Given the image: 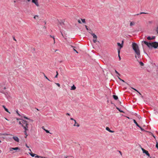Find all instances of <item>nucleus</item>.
Here are the masks:
<instances>
[{
    "instance_id": "obj_1",
    "label": "nucleus",
    "mask_w": 158,
    "mask_h": 158,
    "mask_svg": "<svg viewBox=\"0 0 158 158\" xmlns=\"http://www.w3.org/2000/svg\"><path fill=\"white\" fill-rule=\"evenodd\" d=\"M19 123L23 128L24 130V132L25 135V138H27L28 136L27 131H28L30 129L32 128V126L31 124H29L28 122L24 120H22V121H19Z\"/></svg>"
},
{
    "instance_id": "obj_2",
    "label": "nucleus",
    "mask_w": 158,
    "mask_h": 158,
    "mask_svg": "<svg viewBox=\"0 0 158 158\" xmlns=\"http://www.w3.org/2000/svg\"><path fill=\"white\" fill-rule=\"evenodd\" d=\"M132 48L135 52V57L138 61L137 58H139L140 56V51L138 45L135 43L132 44Z\"/></svg>"
},
{
    "instance_id": "obj_3",
    "label": "nucleus",
    "mask_w": 158,
    "mask_h": 158,
    "mask_svg": "<svg viewBox=\"0 0 158 158\" xmlns=\"http://www.w3.org/2000/svg\"><path fill=\"white\" fill-rule=\"evenodd\" d=\"M142 44H145L150 48L154 47V48H156L157 47H158V43L156 42L150 43H148L146 41H142Z\"/></svg>"
},
{
    "instance_id": "obj_4",
    "label": "nucleus",
    "mask_w": 158,
    "mask_h": 158,
    "mask_svg": "<svg viewBox=\"0 0 158 158\" xmlns=\"http://www.w3.org/2000/svg\"><path fill=\"white\" fill-rule=\"evenodd\" d=\"M117 45L118 46H119V47H120L118 49V53L119 58V60H120L121 59L120 56L119 55V53L120 52V50L121 48H123V41H122L121 44H120L119 43H117Z\"/></svg>"
},
{
    "instance_id": "obj_5",
    "label": "nucleus",
    "mask_w": 158,
    "mask_h": 158,
    "mask_svg": "<svg viewBox=\"0 0 158 158\" xmlns=\"http://www.w3.org/2000/svg\"><path fill=\"white\" fill-rule=\"evenodd\" d=\"M142 150L143 153H145L148 156H150V154L147 151L145 150L143 148H142Z\"/></svg>"
},
{
    "instance_id": "obj_6",
    "label": "nucleus",
    "mask_w": 158,
    "mask_h": 158,
    "mask_svg": "<svg viewBox=\"0 0 158 158\" xmlns=\"http://www.w3.org/2000/svg\"><path fill=\"white\" fill-rule=\"evenodd\" d=\"M13 139L16 142H19V138L16 136H14L13 137Z\"/></svg>"
},
{
    "instance_id": "obj_7",
    "label": "nucleus",
    "mask_w": 158,
    "mask_h": 158,
    "mask_svg": "<svg viewBox=\"0 0 158 158\" xmlns=\"http://www.w3.org/2000/svg\"><path fill=\"white\" fill-rule=\"evenodd\" d=\"M32 2L35 3L37 6H39L38 0H32Z\"/></svg>"
},
{
    "instance_id": "obj_8",
    "label": "nucleus",
    "mask_w": 158,
    "mask_h": 158,
    "mask_svg": "<svg viewBox=\"0 0 158 158\" xmlns=\"http://www.w3.org/2000/svg\"><path fill=\"white\" fill-rule=\"evenodd\" d=\"M74 124L73 125V126L74 127H78L80 126V125L77 123L76 120H74Z\"/></svg>"
},
{
    "instance_id": "obj_9",
    "label": "nucleus",
    "mask_w": 158,
    "mask_h": 158,
    "mask_svg": "<svg viewBox=\"0 0 158 158\" xmlns=\"http://www.w3.org/2000/svg\"><path fill=\"white\" fill-rule=\"evenodd\" d=\"M89 33H90L92 35L94 39H97V37L96 35L90 32H89Z\"/></svg>"
},
{
    "instance_id": "obj_10",
    "label": "nucleus",
    "mask_w": 158,
    "mask_h": 158,
    "mask_svg": "<svg viewBox=\"0 0 158 158\" xmlns=\"http://www.w3.org/2000/svg\"><path fill=\"white\" fill-rule=\"evenodd\" d=\"M106 130L109 131V132H111V133H113L114 132V131H112L111 130H110V129L108 127H106Z\"/></svg>"
},
{
    "instance_id": "obj_11",
    "label": "nucleus",
    "mask_w": 158,
    "mask_h": 158,
    "mask_svg": "<svg viewBox=\"0 0 158 158\" xmlns=\"http://www.w3.org/2000/svg\"><path fill=\"white\" fill-rule=\"evenodd\" d=\"M19 150V149L18 147H16L14 148H10V151H12L13 150Z\"/></svg>"
},
{
    "instance_id": "obj_12",
    "label": "nucleus",
    "mask_w": 158,
    "mask_h": 158,
    "mask_svg": "<svg viewBox=\"0 0 158 158\" xmlns=\"http://www.w3.org/2000/svg\"><path fill=\"white\" fill-rule=\"evenodd\" d=\"M78 22L79 23H85V20H78Z\"/></svg>"
},
{
    "instance_id": "obj_13",
    "label": "nucleus",
    "mask_w": 158,
    "mask_h": 158,
    "mask_svg": "<svg viewBox=\"0 0 158 158\" xmlns=\"http://www.w3.org/2000/svg\"><path fill=\"white\" fill-rule=\"evenodd\" d=\"M2 106V107L4 108V109L7 112H8V113H10V112H9V111H8V109H7L6 108V107H5V106H4L3 105V106Z\"/></svg>"
},
{
    "instance_id": "obj_14",
    "label": "nucleus",
    "mask_w": 158,
    "mask_h": 158,
    "mask_svg": "<svg viewBox=\"0 0 158 158\" xmlns=\"http://www.w3.org/2000/svg\"><path fill=\"white\" fill-rule=\"evenodd\" d=\"M133 121L134 123L138 127H139V125L138 124V123H137V122H136V120L135 119H133Z\"/></svg>"
},
{
    "instance_id": "obj_15",
    "label": "nucleus",
    "mask_w": 158,
    "mask_h": 158,
    "mask_svg": "<svg viewBox=\"0 0 158 158\" xmlns=\"http://www.w3.org/2000/svg\"><path fill=\"white\" fill-rule=\"evenodd\" d=\"M113 97L114 98L115 100H117L118 98V96L115 95H113Z\"/></svg>"
},
{
    "instance_id": "obj_16",
    "label": "nucleus",
    "mask_w": 158,
    "mask_h": 158,
    "mask_svg": "<svg viewBox=\"0 0 158 158\" xmlns=\"http://www.w3.org/2000/svg\"><path fill=\"white\" fill-rule=\"evenodd\" d=\"M76 89V87L74 86V85H73V86H72L71 87V89L74 90Z\"/></svg>"
},
{
    "instance_id": "obj_17",
    "label": "nucleus",
    "mask_w": 158,
    "mask_h": 158,
    "mask_svg": "<svg viewBox=\"0 0 158 158\" xmlns=\"http://www.w3.org/2000/svg\"><path fill=\"white\" fill-rule=\"evenodd\" d=\"M135 24V23L133 22H131L130 23V26H132Z\"/></svg>"
},
{
    "instance_id": "obj_18",
    "label": "nucleus",
    "mask_w": 158,
    "mask_h": 158,
    "mask_svg": "<svg viewBox=\"0 0 158 158\" xmlns=\"http://www.w3.org/2000/svg\"><path fill=\"white\" fill-rule=\"evenodd\" d=\"M31 156L32 157H34L35 156V155H36L35 154L33 153L32 152L31 153H29Z\"/></svg>"
},
{
    "instance_id": "obj_19",
    "label": "nucleus",
    "mask_w": 158,
    "mask_h": 158,
    "mask_svg": "<svg viewBox=\"0 0 158 158\" xmlns=\"http://www.w3.org/2000/svg\"><path fill=\"white\" fill-rule=\"evenodd\" d=\"M116 108L118 110V111H120V112H122V113H124V112L123 111L121 110H120L119 108H118V107H116Z\"/></svg>"
},
{
    "instance_id": "obj_20",
    "label": "nucleus",
    "mask_w": 158,
    "mask_h": 158,
    "mask_svg": "<svg viewBox=\"0 0 158 158\" xmlns=\"http://www.w3.org/2000/svg\"><path fill=\"white\" fill-rule=\"evenodd\" d=\"M43 74H44V77L45 78L47 79L48 81H50V80L45 75V74H44V73H43Z\"/></svg>"
},
{
    "instance_id": "obj_21",
    "label": "nucleus",
    "mask_w": 158,
    "mask_h": 158,
    "mask_svg": "<svg viewBox=\"0 0 158 158\" xmlns=\"http://www.w3.org/2000/svg\"><path fill=\"white\" fill-rule=\"evenodd\" d=\"M34 19H38V15H35L34 17Z\"/></svg>"
},
{
    "instance_id": "obj_22",
    "label": "nucleus",
    "mask_w": 158,
    "mask_h": 158,
    "mask_svg": "<svg viewBox=\"0 0 158 158\" xmlns=\"http://www.w3.org/2000/svg\"><path fill=\"white\" fill-rule=\"evenodd\" d=\"M139 63L141 66H143L144 65V64L142 62H140Z\"/></svg>"
},
{
    "instance_id": "obj_23",
    "label": "nucleus",
    "mask_w": 158,
    "mask_h": 158,
    "mask_svg": "<svg viewBox=\"0 0 158 158\" xmlns=\"http://www.w3.org/2000/svg\"><path fill=\"white\" fill-rule=\"evenodd\" d=\"M93 41L94 43H96L97 42V39H94Z\"/></svg>"
},
{
    "instance_id": "obj_24",
    "label": "nucleus",
    "mask_w": 158,
    "mask_h": 158,
    "mask_svg": "<svg viewBox=\"0 0 158 158\" xmlns=\"http://www.w3.org/2000/svg\"><path fill=\"white\" fill-rule=\"evenodd\" d=\"M118 78L119 79V80L120 81H123V82H125V81H124L122 79H121V78H120V77H118Z\"/></svg>"
},
{
    "instance_id": "obj_25",
    "label": "nucleus",
    "mask_w": 158,
    "mask_h": 158,
    "mask_svg": "<svg viewBox=\"0 0 158 158\" xmlns=\"http://www.w3.org/2000/svg\"><path fill=\"white\" fill-rule=\"evenodd\" d=\"M44 130L46 132V133H49V131L48 130H46L44 129Z\"/></svg>"
},
{
    "instance_id": "obj_26",
    "label": "nucleus",
    "mask_w": 158,
    "mask_h": 158,
    "mask_svg": "<svg viewBox=\"0 0 158 158\" xmlns=\"http://www.w3.org/2000/svg\"><path fill=\"white\" fill-rule=\"evenodd\" d=\"M115 72L116 74H118V75H120L119 73L116 70H115Z\"/></svg>"
},
{
    "instance_id": "obj_27",
    "label": "nucleus",
    "mask_w": 158,
    "mask_h": 158,
    "mask_svg": "<svg viewBox=\"0 0 158 158\" xmlns=\"http://www.w3.org/2000/svg\"><path fill=\"white\" fill-rule=\"evenodd\" d=\"M147 14V13H145V12H141L140 13V14H137L136 15H139V14Z\"/></svg>"
},
{
    "instance_id": "obj_28",
    "label": "nucleus",
    "mask_w": 158,
    "mask_h": 158,
    "mask_svg": "<svg viewBox=\"0 0 158 158\" xmlns=\"http://www.w3.org/2000/svg\"><path fill=\"white\" fill-rule=\"evenodd\" d=\"M147 39L148 40H151V38L150 36H148Z\"/></svg>"
},
{
    "instance_id": "obj_29",
    "label": "nucleus",
    "mask_w": 158,
    "mask_h": 158,
    "mask_svg": "<svg viewBox=\"0 0 158 158\" xmlns=\"http://www.w3.org/2000/svg\"><path fill=\"white\" fill-rule=\"evenodd\" d=\"M156 147L158 149V143L156 142Z\"/></svg>"
},
{
    "instance_id": "obj_30",
    "label": "nucleus",
    "mask_w": 158,
    "mask_h": 158,
    "mask_svg": "<svg viewBox=\"0 0 158 158\" xmlns=\"http://www.w3.org/2000/svg\"><path fill=\"white\" fill-rule=\"evenodd\" d=\"M59 87L60 86V85L59 83H55Z\"/></svg>"
},
{
    "instance_id": "obj_31",
    "label": "nucleus",
    "mask_w": 158,
    "mask_h": 158,
    "mask_svg": "<svg viewBox=\"0 0 158 158\" xmlns=\"http://www.w3.org/2000/svg\"><path fill=\"white\" fill-rule=\"evenodd\" d=\"M50 36L51 37H52L53 38V40H54V44L55 43V38L54 37H52V36L51 35H50Z\"/></svg>"
},
{
    "instance_id": "obj_32",
    "label": "nucleus",
    "mask_w": 158,
    "mask_h": 158,
    "mask_svg": "<svg viewBox=\"0 0 158 158\" xmlns=\"http://www.w3.org/2000/svg\"><path fill=\"white\" fill-rule=\"evenodd\" d=\"M139 127L142 131L144 130V129L142 128L139 125V127Z\"/></svg>"
},
{
    "instance_id": "obj_33",
    "label": "nucleus",
    "mask_w": 158,
    "mask_h": 158,
    "mask_svg": "<svg viewBox=\"0 0 158 158\" xmlns=\"http://www.w3.org/2000/svg\"><path fill=\"white\" fill-rule=\"evenodd\" d=\"M131 88L132 89H133L135 91L137 92H139V91H138L136 89H135L133 88V87H131Z\"/></svg>"
},
{
    "instance_id": "obj_34",
    "label": "nucleus",
    "mask_w": 158,
    "mask_h": 158,
    "mask_svg": "<svg viewBox=\"0 0 158 158\" xmlns=\"http://www.w3.org/2000/svg\"><path fill=\"white\" fill-rule=\"evenodd\" d=\"M89 32H90L91 33H93V32H92V31H91V29H89Z\"/></svg>"
},
{
    "instance_id": "obj_35",
    "label": "nucleus",
    "mask_w": 158,
    "mask_h": 158,
    "mask_svg": "<svg viewBox=\"0 0 158 158\" xmlns=\"http://www.w3.org/2000/svg\"><path fill=\"white\" fill-rule=\"evenodd\" d=\"M85 28H86V29H87V30H89V29H88V28L87 27V26L86 25H85Z\"/></svg>"
},
{
    "instance_id": "obj_36",
    "label": "nucleus",
    "mask_w": 158,
    "mask_h": 158,
    "mask_svg": "<svg viewBox=\"0 0 158 158\" xmlns=\"http://www.w3.org/2000/svg\"><path fill=\"white\" fill-rule=\"evenodd\" d=\"M16 113H17V114L19 115V116H20V114H19V113H18V110H17V111H16Z\"/></svg>"
},
{
    "instance_id": "obj_37",
    "label": "nucleus",
    "mask_w": 158,
    "mask_h": 158,
    "mask_svg": "<svg viewBox=\"0 0 158 158\" xmlns=\"http://www.w3.org/2000/svg\"><path fill=\"white\" fill-rule=\"evenodd\" d=\"M73 50L75 51L76 53H78V52L77 51L75 50V49H73Z\"/></svg>"
},
{
    "instance_id": "obj_38",
    "label": "nucleus",
    "mask_w": 158,
    "mask_h": 158,
    "mask_svg": "<svg viewBox=\"0 0 158 158\" xmlns=\"http://www.w3.org/2000/svg\"><path fill=\"white\" fill-rule=\"evenodd\" d=\"M58 75H57V74H56V75L55 76V78H57V77H58Z\"/></svg>"
},
{
    "instance_id": "obj_39",
    "label": "nucleus",
    "mask_w": 158,
    "mask_h": 158,
    "mask_svg": "<svg viewBox=\"0 0 158 158\" xmlns=\"http://www.w3.org/2000/svg\"><path fill=\"white\" fill-rule=\"evenodd\" d=\"M155 38V37L154 36L152 37V38H151V40L154 39Z\"/></svg>"
},
{
    "instance_id": "obj_40",
    "label": "nucleus",
    "mask_w": 158,
    "mask_h": 158,
    "mask_svg": "<svg viewBox=\"0 0 158 158\" xmlns=\"http://www.w3.org/2000/svg\"><path fill=\"white\" fill-rule=\"evenodd\" d=\"M151 134H152V135L153 136V137H154V138L155 139L156 137H155V136L152 133H151Z\"/></svg>"
},
{
    "instance_id": "obj_41",
    "label": "nucleus",
    "mask_w": 158,
    "mask_h": 158,
    "mask_svg": "<svg viewBox=\"0 0 158 158\" xmlns=\"http://www.w3.org/2000/svg\"><path fill=\"white\" fill-rule=\"evenodd\" d=\"M35 157H38V158H39L40 157V156H35Z\"/></svg>"
},
{
    "instance_id": "obj_42",
    "label": "nucleus",
    "mask_w": 158,
    "mask_h": 158,
    "mask_svg": "<svg viewBox=\"0 0 158 158\" xmlns=\"http://www.w3.org/2000/svg\"><path fill=\"white\" fill-rule=\"evenodd\" d=\"M70 120H73V121H74V120H75V119H73V118H70Z\"/></svg>"
},
{
    "instance_id": "obj_43",
    "label": "nucleus",
    "mask_w": 158,
    "mask_h": 158,
    "mask_svg": "<svg viewBox=\"0 0 158 158\" xmlns=\"http://www.w3.org/2000/svg\"><path fill=\"white\" fill-rule=\"evenodd\" d=\"M26 145V147L27 148H29V146H27V144H26V145Z\"/></svg>"
},
{
    "instance_id": "obj_44",
    "label": "nucleus",
    "mask_w": 158,
    "mask_h": 158,
    "mask_svg": "<svg viewBox=\"0 0 158 158\" xmlns=\"http://www.w3.org/2000/svg\"><path fill=\"white\" fill-rule=\"evenodd\" d=\"M13 40H14L15 41H17V40H16V39L15 38V37H13Z\"/></svg>"
},
{
    "instance_id": "obj_45",
    "label": "nucleus",
    "mask_w": 158,
    "mask_h": 158,
    "mask_svg": "<svg viewBox=\"0 0 158 158\" xmlns=\"http://www.w3.org/2000/svg\"><path fill=\"white\" fill-rule=\"evenodd\" d=\"M66 115H68V116H69L70 115L68 113H66Z\"/></svg>"
},
{
    "instance_id": "obj_46",
    "label": "nucleus",
    "mask_w": 158,
    "mask_h": 158,
    "mask_svg": "<svg viewBox=\"0 0 158 158\" xmlns=\"http://www.w3.org/2000/svg\"><path fill=\"white\" fill-rule=\"evenodd\" d=\"M24 118H26L27 119H29L28 118H27V117H26L25 116H24Z\"/></svg>"
},
{
    "instance_id": "obj_47",
    "label": "nucleus",
    "mask_w": 158,
    "mask_h": 158,
    "mask_svg": "<svg viewBox=\"0 0 158 158\" xmlns=\"http://www.w3.org/2000/svg\"><path fill=\"white\" fill-rule=\"evenodd\" d=\"M41 158H46L45 157H44V156H40V157Z\"/></svg>"
},
{
    "instance_id": "obj_48",
    "label": "nucleus",
    "mask_w": 158,
    "mask_h": 158,
    "mask_svg": "<svg viewBox=\"0 0 158 158\" xmlns=\"http://www.w3.org/2000/svg\"><path fill=\"white\" fill-rule=\"evenodd\" d=\"M56 74L58 75V73L57 71H56Z\"/></svg>"
},
{
    "instance_id": "obj_49",
    "label": "nucleus",
    "mask_w": 158,
    "mask_h": 158,
    "mask_svg": "<svg viewBox=\"0 0 158 158\" xmlns=\"http://www.w3.org/2000/svg\"><path fill=\"white\" fill-rule=\"evenodd\" d=\"M4 89H6V87H4Z\"/></svg>"
},
{
    "instance_id": "obj_50",
    "label": "nucleus",
    "mask_w": 158,
    "mask_h": 158,
    "mask_svg": "<svg viewBox=\"0 0 158 158\" xmlns=\"http://www.w3.org/2000/svg\"><path fill=\"white\" fill-rule=\"evenodd\" d=\"M31 0H27V1L28 2H29Z\"/></svg>"
},
{
    "instance_id": "obj_51",
    "label": "nucleus",
    "mask_w": 158,
    "mask_h": 158,
    "mask_svg": "<svg viewBox=\"0 0 158 158\" xmlns=\"http://www.w3.org/2000/svg\"><path fill=\"white\" fill-rule=\"evenodd\" d=\"M138 93H139V94L141 95V94H140V92H138Z\"/></svg>"
},
{
    "instance_id": "obj_52",
    "label": "nucleus",
    "mask_w": 158,
    "mask_h": 158,
    "mask_svg": "<svg viewBox=\"0 0 158 158\" xmlns=\"http://www.w3.org/2000/svg\"><path fill=\"white\" fill-rule=\"evenodd\" d=\"M29 151H30L31 152V150L30 149H29Z\"/></svg>"
},
{
    "instance_id": "obj_53",
    "label": "nucleus",
    "mask_w": 158,
    "mask_h": 158,
    "mask_svg": "<svg viewBox=\"0 0 158 158\" xmlns=\"http://www.w3.org/2000/svg\"><path fill=\"white\" fill-rule=\"evenodd\" d=\"M119 152L120 153V154L121 155L122 154V153L121 152L119 151Z\"/></svg>"
},
{
    "instance_id": "obj_54",
    "label": "nucleus",
    "mask_w": 158,
    "mask_h": 158,
    "mask_svg": "<svg viewBox=\"0 0 158 158\" xmlns=\"http://www.w3.org/2000/svg\"><path fill=\"white\" fill-rule=\"evenodd\" d=\"M81 20H85V19H81Z\"/></svg>"
},
{
    "instance_id": "obj_55",
    "label": "nucleus",
    "mask_w": 158,
    "mask_h": 158,
    "mask_svg": "<svg viewBox=\"0 0 158 158\" xmlns=\"http://www.w3.org/2000/svg\"><path fill=\"white\" fill-rule=\"evenodd\" d=\"M5 119L6 120H8L6 118H5Z\"/></svg>"
},
{
    "instance_id": "obj_56",
    "label": "nucleus",
    "mask_w": 158,
    "mask_h": 158,
    "mask_svg": "<svg viewBox=\"0 0 158 158\" xmlns=\"http://www.w3.org/2000/svg\"><path fill=\"white\" fill-rule=\"evenodd\" d=\"M64 157L65 158H67V156H65Z\"/></svg>"
},
{
    "instance_id": "obj_57",
    "label": "nucleus",
    "mask_w": 158,
    "mask_h": 158,
    "mask_svg": "<svg viewBox=\"0 0 158 158\" xmlns=\"http://www.w3.org/2000/svg\"><path fill=\"white\" fill-rule=\"evenodd\" d=\"M127 118H129H129H129V117H127Z\"/></svg>"
},
{
    "instance_id": "obj_58",
    "label": "nucleus",
    "mask_w": 158,
    "mask_h": 158,
    "mask_svg": "<svg viewBox=\"0 0 158 158\" xmlns=\"http://www.w3.org/2000/svg\"><path fill=\"white\" fill-rule=\"evenodd\" d=\"M37 110H39L38 109H36Z\"/></svg>"
},
{
    "instance_id": "obj_59",
    "label": "nucleus",
    "mask_w": 158,
    "mask_h": 158,
    "mask_svg": "<svg viewBox=\"0 0 158 158\" xmlns=\"http://www.w3.org/2000/svg\"><path fill=\"white\" fill-rule=\"evenodd\" d=\"M60 23V24L61 25V24H62V23Z\"/></svg>"
},
{
    "instance_id": "obj_60",
    "label": "nucleus",
    "mask_w": 158,
    "mask_h": 158,
    "mask_svg": "<svg viewBox=\"0 0 158 158\" xmlns=\"http://www.w3.org/2000/svg\"><path fill=\"white\" fill-rule=\"evenodd\" d=\"M1 141L0 140V143H1Z\"/></svg>"
},
{
    "instance_id": "obj_61",
    "label": "nucleus",
    "mask_w": 158,
    "mask_h": 158,
    "mask_svg": "<svg viewBox=\"0 0 158 158\" xmlns=\"http://www.w3.org/2000/svg\"><path fill=\"white\" fill-rule=\"evenodd\" d=\"M157 134L158 135V132L157 133Z\"/></svg>"
}]
</instances>
